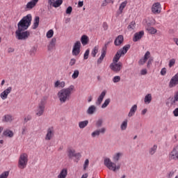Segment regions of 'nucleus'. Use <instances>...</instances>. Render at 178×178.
Here are the masks:
<instances>
[{"mask_svg": "<svg viewBox=\"0 0 178 178\" xmlns=\"http://www.w3.org/2000/svg\"><path fill=\"white\" fill-rule=\"evenodd\" d=\"M3 136H4V137H8V138H12V137L15 136V134L13 131L7 129L3 131Z\"/></svg>", "mask_w": 178, "mask_h": 178, "instance_id": "19", "label": "nucleus"}, {"mask_svg": "<svg viewBox=\"0 0 178 178\" xmlns=\"http://www.w3.org/2000/svg\"><path fill=\"white\" fill-rule=\"evenodd\" d=\"M158 148V146L156 145H154L153 147H152L149 149V154L150 155H154V154H155L156 152V149Z\"/></svg>", "mask_w": 178, "mask_h": 178, "instance_id": "38", "label": "nucleus"}, {"mask_svg": "<svg viewBox=\"0 0 178 178\" xmlns=\"http://www.w3.org/2000/svg\"><path fill=\"white\" fill-rule=\"evenodd\" d=\"M130 49V44H127L123 47V48L120 50H119L118 52H120V55H125V54H127V51Z\"/></svg>", "mask_w": 178, "mask_h": 178, "instance_id": "24", "label": "nucleus"}, {"mask_svg": "<svg viewBox=\"0 0 178 178\" xmlns=\"http://www.w3.org/2000/svg\"><path fill=\"white\" fill-rule=\"evenodd\" d=\"M176 65V59L175 58H171L168 62V67L171 69V67H173Z\"/></svg>", "mask_w": 178, "mask_h": 178, "instance_id": "40", "label": "nucleus"}, {"mask_svg": "<svg viewBox=\"0 0 178 178\" xmlns=\"http://www.w3.org/2000/svg\"><path fill=\"white\" fill-rule=\"evenodd\" d=\"M102 123H104V121L102 120V119H99L96 122V127H101V126H102Z\"/></svg>", "mask_w": 178, "mask_h": 178, "instance_id": "48", "label": "nucleus"}, {"mask_svg": "<svg viewBox=\"0 0 178 178\" xmlns=\"http://www.w3.org/2000/svg\"><path fill=\"white\" fill-rule=\"evenodd\" d=\"M122 155L123 153L122 152L115 154L113 156V161H114V162H118L119 159H120V157L122 156Z\"/></svg>", "mask_w": 178, "mask_h": 178, "instance_id": "34", "label": "nucleus"}, {"mask_svg": "<svg viewBox=\"0 0 178 178\" xmlns=\"http://www.w3.org/2000/svg\"><path fill=\"white\" fill-rule=\"evenodd\" d=\"M38 1L40 0H32L28 2L27 4L26 5V8H25L26 10H31V9H33V8H34L35 5L38 3Z\"/></svg>", "mask_w": 178, "mask_h": 178, "instance_id": "14", "label": "nucleus"}, {"mask_svg": "<svg viewBox=\"0 0 178 178\" xmlns=\"http://www.w3.org/2000/svg\"><path fill=\"white\" fill-rule=\"evenodd\" d=\"M88 125V120L81 121L79 123V127L80 129H84L86 126Z\"/></svg>", "mask_w": 178, "mask_h": 178, "instance_id": "37", "label": "nucleus"}, {"mask_svg": "<svg viewBox=\"0 0 178 178\" xmlns=\"http://www.w3.org/2000/svg\"><path fill=\"white\" fill-rule=\"evenodd\" d=\"M31 120V115H26L25 118H24V122L25 123H27V122Z\"/></svg>", "mask_w": 178, "mask_h": 178, "instance_id": "54", "label": "nucleus"}, {"mask_svg": "<svg viewBox=\"0 0 178 178\" xmlns=\"http://www.w3.org/2000/svg\"><path fill=\"white\" fill-rule=\"evenodd\" d=\"M99 50V46H95L92 51H91V55L93 56V58H95L97 56V54H98V51Z\"/></svg>", "mask_w": 178, "mask_h": 178, "instance_id": "35", "label": "nucleus"}, {"mask_svg": "<svg viewBox=\"0 0 178 178\" xmlns=\"http://www.w3.org/2000/svg\"><path fill=\"white\" fill-rule=\"evenodd\" d=\"M65 12L67 15H72V12H73V8L72 6L67 7Z\"/></svg>", "mask_w": 178, "mask_h": 178, "instance_id": "49", "label": "nucleus"}, {"mask_svg": "<svg viewBox=\"0 0 178 178\" xmlns=\"http://www.w3.org/2000/svg\"><path fill=\"white\" fill-rule=\"evenodd\" d=\"M39 24H40V17L36 16L34 19L33 29L35 30V29L38 27Z\"/></svg>", "mask_w": 178, "mask_h": 178, "instance_id": "33", "label": "nucleus"}, {"mask_svg": "<svg viewBox=\"0 0 178 178\" xmlns=\"http://www.w3.org/2000/svg\"><path fill=\"white\" fill-rule=\"evenodd\" d=\"M174 116H175V118H177L178 116V108H175L173 112H172Z\"/></svg>", "mask_w": 178, "mask_h": 178, "instance_id": "56", "label": "nucleus"}, {"mask_svg": "<svg viewBox=\"0 0 178 178\" xmlns=\"http://www.w3.org/2000/svg\"><path fill=\"white\" fill-rule=\"evenodd\" d=\"M127 120H124L122 124H121V126H120V129L121 130H126V129H127Z\"/></svg>", "mask_w": 178, "mask_h": 178, "instance_id": "41", "label": "nucleus"}, {"mask_svg": "<svg viewBox=\"0 0 178 178\" xmlns=\"http://www.w3.org/2000/svg\"><path fill=\"white\" fill-rule=\"evenodd\" d=\"M67 156L70 159L73 158L76 155V150L72 148H68L67 150Z\"/></svg>", "mask_w": 178, "mask_h": 178, "instance_id": "28", "label": "nucleus"}, {"mask_svg": "<svg viewBox=\"0 0 178 178\" xmlns=\"http://www.w3.org/2000/svg\"><path fill=\"white\" fill-rule=\"evenodd\" d=\"M54 136H55V131L52 127H50L47 130V134L44 137L46 141H51L54 138Z\"/></svg>", "mask_w": 178, "mask_h": 178, "instance_id": "9", "label": "nucleus"}, {"mask_svg": "<svg viewBox=\"0 0 178 178\" xmlns=\"http://www.w3.org/2000/svg\"><path fill=\"white\" fill-rule=\"evenodd\" d=\"M65 86V81H56L54 83L55 88H63Z\"/></svg>", "mask_w": 178, "mask_h": 178, "instance_id": "30", "label": "nucleus"}, {"mask_svg": "<svg viewBox=\"0 0 178 178\" xmlns=\"http://www.w3.org/2000/svg\"><path fill=\"white\" fill-rule=\"evenodd\" d=\"M74 157L77 159L78 161H80V159L81 158V153H75V155L74 156Z\"/></svg>", "mask_w": 178, "mask_h": 178, "instance_id": "55", "label": "nucleus"}, {"mask_svg": "<svg viewBox=\"0 0 178 178\" xmlns=\"http://www.w3.org/2000/svg\"><path fill=\"white\" fill-rule=\"evenodd\" d=\"M95 111H97V107L94 105L90 106L87 110L88 115H93Z\"/></svg>", "mask_w": 178, "mask_h": 178, "instance_id": "32", "label": "nucleus"}, {"mask_svg": "<svg viewBox=\"0 0 178 178\" xmlns=\"http://www.w3.org/2000/svg\"><path fill=\"white\" fill-rule=\"evenodd\" d=\"M55 45H56V39L55 38H52L49 44L48 45L49 51H52L54 48H55Z\"/></svg>", "mask_w": 178, "mask_h": 178, "instance_id": "26", "label": "nucleus"}, {"mask_svg": "<svg viewBox=\"0 0 178 178\" xmlns=\"http://www.w3.org/2000/svg\"><path fill=\"white\" fill-rule=\"evenodd\" d=\"M103 28H104V30H108V24H106V22H104L103 24Z\"/></svg>", "mask_w": 178, "mask_h": 178, "instance_id": "62", "label": "nucleus"}, {"mask_svg": "<svg viewBox=\"0 0 178 178\" xmlns=\"http://www.w3.org/2000/svg\"><path fill=\"white\" fill-rule=\"evenodd\" d=\"M152 63V58H149L147 62V67H149V66H151Z\"/></svg>", "mask_w": 178, "mask_h": 178, "instance_id": "63", "label": "nucleus"}, {"mask_svg": "<svg viewBox=\"0 0 178 178\" xmlns=\"http://www.w3.org/2000/svg\"><path fill=\"white\" fill-rule=\"evenodd\" d=\"M83 5H84V2L83 1H79L78 2L79 8H82V6H83Z\"/></svg>", "mask_w": 178, "mask_h": 178, "instance_id": "60", "label": "nucleus"}, {"mask_svg": "<svg viewBox=\"0 0 178 178\" xmlns=\"http://www.w3.org/2000/svg\"><path fill=\"white\" fill-rule=\"evenodd\" d=\"M120 81V76H115L113 78V83H119Z\"/></svg>", "mask_w": 178, "mask_h": 178, "instance_id": "50", "label": "nucleus"}, {"mask_svg": "<svg viewBox=\"0 0 178 178\" xmlns=\"http://www.w3.org/2000/svg\"><path fill=\"white\" fill-rule=\"evenodd\" d=\"M63 3V0H56V1H52L51 3H49V5H51L53 8H59L60 5Z\"/></svg>", "mask_w": 178, "mask_h": 178, "instance_id": "29", "label": "nucleus"}, {"mask_svg": "<svg viewBox=\"0 0 178 178\" xmlns=\"http://www.w3.org/2000/svg\"><path fill=\"white\" fill-rule=\"evenodd\" d=\"M168 159L170 161H178V144L170 152Z\"/></svg>", "mask_w": 178, "mask_h": 178, "instance_id": "6", "label": "nucleus"}, {"mask_svg": "<svg viewBox=\"0 0 178 178\" xmlns=\"http://www.w3.org/2000/svg\"><path fill=\"white\" fill-rule=\"evenodd\" d=\"M109 2H108V0H104L102 4V6H106Z\"/></svg>", "mask_w": 178, "mask_h": 178, "instance_id": "61", "label": "nucleus"}, {"mask_svg": "<svg viewBox=\"0 0 178 178\" xmlns=\"http://www.w3.org/2000/svg\"><path fill=\"white\" fill-rule=\"evenodd\" d=\"M127 29H128V30H129V31H131L132 30H134V29H136V22H131L129 24V26H128Z\"/></svg>", "mask_w": 178, "mask_h": 178, "instance_id": "43", "label": "nucleus"}, {"mask_svg": "<svg viewBox=\"0 0 178 178\" xmlns=\"http://www.w3.org/2000/svg\"><path fill=\"white\" fill-rule=\"evenodd\" d=\"M109 44V42H108L106 44L105 47L102 48V54L100 57L97 59V64L100 65V63H102V61L105 58V56H106V45Z\"/></svg>", "mask_w": 178, "mask_h": 178, "instance_id": "11", "label": "nucleus"}, {"mask_svg": "<svg viewBox=\"0 0 178 178\" xmlns=\"http://www.w3.org/2000/svg\"><path fill=\"white\" fill-rule=\"evenodd\" d=\"M140 73L143 76H145L148 72L147 71V69H143L140 71Z\"/></svg>", "mask_w": 178, "mask_h": 178, "instance_id": "58", "label": "nucleus"}, {"mask_svg": "<svg viewBox=\"0 0 178 178\" xmlns=\"http://www.w3.org/2000/svg\"><path fill=\"white\" fill-rule=\"evenodd\" d=\"M168 86L170 88H173V87L178 86V73H177L171 78Z\"/></svg>", "mask_w": 178, "mask_h": 178, "instance_id": "10", "label": "nucleus"}, {"mask_svg": "<svg viewBox=\"0 0 178 178\" xmlns=\"http://www.w3.org/2000/svg\"><path fill=\"white\" fill-rule=\"evenodd\" d=\"M46 37H47V38H52V37H54V30L50 29L46 34Z\"/></svg>", "mask_w": 178, "mask_h": 178, "instance_id": "46", "label": "nucleus"}, {"mask_svg": "<svg viewBox=\"0 0 178 178\" xmlns=\"http://www.w3.org/2000/svg\"><path fill=\"white\" fill-rule=\"evenodd\" d=\"M13 120V117L10 115H5L3 116L2 122L4 123H10Z\"/></svg>", "mask_w": 178, "mask_h": 178, "instance_id": "22", "label": "nucleus"}, {"mask_svg": "<svg viewBox=\"0 0 178 178\" xmlns=\"http://www.w3.org/2000/svg\"><path fill=\"white\" fill-rule=\"evenodd\" d=\"M79 74H80V72L79 71V70H74V73L72 75V79H73L74 80H76V79L79 77Z\"/></svg>", "mask_w": 178, "mask_h": 178, "instance_id": "42", "label": "nucleus"}, {"mask_svg": "<svg viewBox=\"0 0 178 178\" xmlns=\"http://www.w3.org/2000/svg\"><path fill=\"white\" fill-rule=\"evenodd\" d=\"M127 6V1H124L122 2L119 6L118 14L122 15L123 13V10H124V8Z\"/></svg>", "mask_w": 178, "mask_h": 178, "instance_id": "18", "label": "nucleus"}, {"mask_svg": "<svg viewBox=\"0 0 178 178\" xmlns=\"http://www.w3.org/2000/svg\"><path fill=\"white\" fill-rule=\"evenodd\" d=\"M146 30L148 31L149 34H156V29L152 27V26H147L146 28Z\"/></svg>", "mask_w": 178, "mask_h": 178, "instance_id": "36", "label": "nucleus"}, {"mask_svg": "<svg viewBox=\"0 0 178 178\" xmlns=\"http://www.w3.org/2000/svg\"><path fill=\"white\" fill-rule=\"evenodd\" d=\"M151 10L154 15H159L162 12V5L159 2L154 3L152 6Z\"/></svg>", "mask_w": 178, "mask_h": 178, "instance_id": "7", "label": "nucleus"}, {"mask_svg": "<svg viewBox=\"0 0 178 178\" xmlns=\"http://www.w3.org/2000/svg\"><path fill=\"white\" fill-rule=\"evenodd\" d=\"M173 176H175V172L170 171V172L168 173V177H169V178H172V177H173Z\"/></svg>", "mask_w": 178, "mask_h": 178, "instance_id": "59", "label": "nucleus"}, {"mask_svg": "<svg viewBox=\"0 0 178 178\" xmlns=\"http://www.w3.org/2000/svg\"><path fill=\"white\" fill-rule=\"evenodd\" d=\"M81 48V42L80 41H76L72 48V55L73 56H79L80 55V52Z\"/></svg>", "mask_w": 178, "mask_h": 178, "instance_id": "8", "label": "nucleus"}, {"mask_svg": "<svg viewBox=\"0 0 178 178\" xmlns=\"http://www.w3.org/2000/svg\"><path fill=\"white\" fill-rule=\"evenodd\" d=\"M124 40V39L123 38V35H118L114 41L115 45H116L117 47H119V45L123 43Z\"/></svg>", "mask_w": 178, "mask_h": 178, "instance_id": "20", "label": "nucleus"}, {"mask_svg": "<svg viewBox=\"0 0 178 178\" xmlns=\"http://www.w3.org/2000/svg\"><path fill=\"white\" fill-rule=\"evenodd\" d=\"M151 101H152V95H146L144 99L145 104H146V105H148V104H151Z\"/></svg>", "mask_w": 178, "mask_h": 178, "instance_id": "31", "label": "nucleus"}, {"mask_svg": "<svg viewBox=\"0 0 178 178\" xmlns=\"http://www.w3.org/2000/svg\"><path fill=\"white\" fill-rule=\"evenodd\" d=\"M88 55H90V50L87 49L84 53L83 59H87L88 58Z\"/></svg>", "mask_w": 178, "mask_h": 178, "instance_id": "52", "label": "nucleus"}, {"mask_svg": "<svg viewBox=\"0 0 178 178\" xmlns=\"http://www.w3.org/2000/svg\"><path fill=\"white\" fill-rule=\"evenodd\" d=\"M121 56H122L120 54V51H118L115 57L113 58V63H118Z\"/></svg>", "mask_w": 178, "mask_h": 178, "instance_id": "39", "label": "nucleus"}, {"mask_svg": "<svg viewBox=\"0 0 178 178\" xmlns=\"http://www.w3.org/2000/svg\"><path fill=\"white\" fill-rule=\"evenodd\" d=\"M88 41H90V39L88 38V36L87 35H83L81 38V42L82 45H87L88 44Z\"/></svg>", "mask_w": 178, "mask_h": 178, "instance_id": "27", "label": "nucleus"}, {"mask_svg": "<svg viewBox=\"0 0 178 178\" xmlns=\"http://www.w3.org/2000/svg\"><path fill=\"white\" fill-rule=\"evenodd\" d=\"M67 176V168H63L57 176V178H66Z\"/></svg>", "mask_w": 178, "mask_h": 178, "instance_id": "25", "label": "nucleus"}, {"mask_svg": "<svg viewBox=\"0 0 178 178\" xmlns=\"http://www.w3.org/2000/svg\"><path fill=\"white\" fill-rule=\"evenodd\" d=\"M27 163H29V155L26 153L20 154L18 160V168L19 169H26Z\"/></svg>", "mask_w": 178, "mask_h": 178, "instance_id": "4", "label": "nucleus"}, {"mask_svg": "<svg viewBox=\"0 0 178 178\" xmlns=\"http://www.w3.org/2000/svg\"><path fill=\"white\" fill-rule=\"evenodd\" d=\"M104 165L109 170H113V172H116V170L120 169V165H116V163L112 162L110 159H104Z\"/></svg>", "mask_w": 178, "mask_h": 178, "instance_id": "5", "label": "nucleus"}, {"mask_svg": "<svg viewBox=\"0 0 178 178\" xmlns=\"http://www.w3.org/2000/svg\"><path fill=\"white\" fill-rule=\"evenodd\" d=\"M143 35H144V31H141L140 32L136 33L134 35L133 41L134 42H137V41H139V40H141V38H143Z\"/></svg>", "mask_w": 178, "mask_h": 178, "instance_id": "16", "label": "nucleus"}, {"mask_svg": "<svg viewBox=\"0 0 178 178\" xmlns=\"http://www.w3.org/2000/svg\"><path fill=\"white\" fill-rule=\"evenodd\" d=\"M137 111V104H134L130 109L129 113H128V117L131 118L132 116H134L136 112Z\"/></svg>", "mask_w": 178, "mask_h": 178, "instance_id": "23", "label": "nucleus"}, {"mask_svg": "<svg viewBox=\"0 0 178 178\" xmlns=\"http://www.w3.org/2000/svg\"><path fill=\"white\" fill-rule=\"evenodd\" d=\"M9 177V171H5L0 175V178H8Z\"/></svg>", "mask_w": 178, "mask_h": 178, "instance_id": "47", "label": "nucleus"}, {"mask_svg": "<svg viewBox=\"0 0 178 178\" xmlns=\"http://www.w3.org/2000/svg\"><path fill=\"white\" fill-rule=\"evenodd\" d=\"M105 131H106V129H105L104 127H103V128H102V129H99V130H96V131H93L92 133V137H97V136H99V134H101V133H102V134H104V133H105Z\"/></svg>", "mask_w": 178, "mask_h": 178, "instance_id": "21", "label": "nucleus"}, {"mask_svg": "<svg viewBox=\"0 0 178 178\" xmlns=\"http://www.w3.org/2000/svg\"><path fill=\"white\" fill-rule=\"evenodd\" d=\"M109 104H111V99H106L104 104L102 105V108L103 109H104V108H106V106H108V105H109Z\"/></svg>", "mask_w": 178, "mask_h": 178, "instance_id": "44", "label": "nucleus"}, {"mask_svg": "<svg viewBox=\"0 0 178 178\" xmlns=\"http://www.w3.org/2000/svg\"><path fill=\"white\" fill-rule=\"evenodd\" d=\"M33 17L31 14H28L24 17L18 23V29L15 31V37L17 40H27L30 37V31H26L31 24Z\"/></svg>", "mask_w": 178, "mask_h": 178, "instance_id": "1", "label": "nucleus"}, {"mask_svg": "<svg viewBox=\"0 0 178 178\" xmlns=\"http://www.w3.org/2000/svg\"><path fill=\"white\" fill-rule=\"evenodd\" d=\"M76 58H72L70 61V66H74V65H76Z\"/></svg>", "mask_w": 178, "mask_h": 178, "instance_id": "53", "label": "nucleus"}, {"mask_svg": "<svg viewBox=\"0 0 178 178\" xmlns=\"http://www.w3.org/2000/svg\"><path fill=\"white\" fill-rule=\"evenodd\" d=\"M150 57H151V53L149 51H147L144 56V58H141L139 60L138 62L139 65H144Z\"/></svg>", "mask_w": 178, "mask_h": 178, "instance_id": "17", "label": "nucleus"}, {"mask_svg": "<svg viewBox=\"0 0 178 178\" xmlns=\"http://www.w3.org/2000/svg\"><path fill=\"white\" fill-rule=\"evenodd\" d=\"M147 112H148V110L147 108H144L142 111H141V115H145V113H147Z\"/></svg>", "mask_w": 178, "mask_h": 178, "instance_id": "64", "label": "nucleus"}, {"mask_svg": "<svg viewBox=\"0 0 178 178\" xmlns=\"http://www.w3.org/2000/svg\"><path fill=\"white\" fill-rule=\"evenodd\" d=\"M166 72H167L166 67H163V68L161 69V70L160 72V74L161 76H165L166 75Z\"/></svg>", "mask_w": 178, "mask_h": 178, "instance_id": "51", "label": "nucleus"}, {"mask_svg": "<svg viewBox=\"0 0 178 178\" xmlns=\"http://www.w3.org/2000/svg\"><path fill=\"white\" fill-rule=\"evenodd\" d=\"M27 133V127H23L22 129V134H26Z\"/></svg>", "mask_w": 178, "mask_h": 178, "instance_id": "57", "label": "nucleus"}, {"mask_svg": "<svg viewBox=\"0 0 178 178\" xmlns=\"http://www.w3.org/2000/svg\"><path fill=\"white\" fill-rule=\"evenodd\" d=\"M89 165H90V160H88V159H86L83 163V170H87V168H88Z\"/></svg>", "mask_w": 178, "mask_h": 178, "instance_id": "45", "label": "nucleus"}, {"mask_svg": "<svg viewBox=\"0 0 178 178\" xmlns=\"http://www.w3.org/2000/svg\"><path fill=\"white\" fill-rule=\"evenodd\" d=\"M73 91H74V86L73 85L60 90L57 94L60 104H65L67 102V101H70V97L72 94H73Z\"/></svg>", "mask_w": 178, "mask_h": 178, "instance_id": "2", "label": "nucleus"}, {"mask_svg": "<svg viewBox=\"0 0 178 178\" xmlns=\"http://www.w3.org/2000/svg\"><path fill=\"white\" fill-rule=\"evenodd\" d=\"M110 68L111 70H113V72H120L122 69V63H113L111 64Z\"/></svg>", "mask_w": 178, "mask_h": 178, "instance_id": "12", "label": "nucleus"}, {"mask_svg": "<svg viewBox=\"0 0 178 178\" xmlns=\"http://www.w3.org/2000/svg\"><path fill=\"white\" fill-rule=\"evenodd\" d=\"M45 105H47V99L43 97L40 99L35 109L36 116H42L44 115V112H45Z\"/></svg>", "mask_w": 178, "mask_h": 178, "instance_id": "3", "label": "nucleus"}, {"mask_svg": "<svg viewBox=\"0 0 178 178\" xmlns=\"http://www.w3.org/2000/svg\"><path fill=\"white\" fill-rule=\"evenodd\" d=\"M10 92H12V87H8L0 94V98L3 100L6 99L8 98V95H9Z\"/></svg>", "mask_w": 178, "mask_h": 178, "instance_id": "13", "label": "nucleus"}, {"mask_svg": "<svg viewBox=\"0 0 178 178\" xmlns=\"http://www.w3.org/2000/svg\"><path fill=\"white\" fill-rule=\"evenodd\" d=\"M105 95H106V91L104 90L100 95L98 97L95 104L97 106H99V105H101V104H102V101H104V98H105Z\"/></svg>", "mask_w": 178, "mask_h": 178, "instance_id": "15", "label": "nucleus"}]
</instances>
